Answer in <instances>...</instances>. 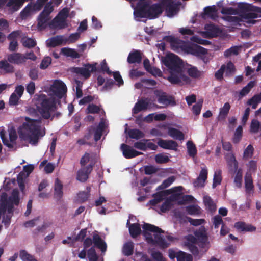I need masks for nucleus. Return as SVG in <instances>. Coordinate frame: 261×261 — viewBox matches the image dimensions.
I'll return each instance as SVG.
<instances>
[{"label": "nucleus", "mask_w": 261, "mask_h": 261, "mask_svg": "<svg viewBox=\"0 0 261 261\" xmlns=\"http://www.w3.org/2000/svg\"><path fill=\"white\" fill-rule=\"evenodd\" d=\"M25 122H23L18 130L20 137L24 140H29V142L33 145L37 144L39 137L41 135L40 126L38 124L41 123L40 119H33L26 117Z\"/></svg>", "instance_id": "f257e3e1"}, {"label": "nucleus", "mask_w": 261, "mask_h": 261, "mask_svg": "<svg viewBox=\"0 0 261 261\" xmlns=\"http://www.w3.org/2000/svg\"><path fill=\"white\" fill-rule=\"evenodd\" d=\"M37 110L44 119H50L52 121L54 117L59 118L61 113L59 112L51 115V113L57 110L56 102L54 98H48L44 94L35 95Z\"/></svg>", "instance_id": "f03ea898"}, {"label": "nucleus", "mask_w": 261, "mask_h": 261, "mask_svg": "<svg viewBox=\"0 0 261 261\" xmlns=\"http://www.w3.org/2000/svg\"><path fill=\"white\" fill-rule=\"evenodd\" d=\"M142 228L143 234L147 243L158 245L163 249L168 247L169 244L161 236V233H163L164 231L160 228L149 223H145Z\"/></svg>", "instance_id": "7ed1b4c3"}, {"label": "nucleus", "mask_w": 261, "mask_h": 261, "mask_svg": "<svg viewBox=\"0 0 261 261\" xmlns=\"http://www.w3.org/2000/svg\"><path fill=\"white\" fill-rule=\"evenodd\" d=\"M163 12V8L161 5L156 3L149 5L144 4L134 10V15L136 17L147 18L154 19L159 16Z\"/></svg>", "instance_id": "20e7f679"}, {"label": "nucleus", "mask_w": 261, "mask_h": 261, "mask_svg": "<svg viewBox=\"0 0 261 261\" xmlns=\"http://www.w3.org/2000/svg\"><path fill=\"white\" fill-rule=\"evenodd\" d=\"M238 7L239 11L242 13L241 17L243 19L261 18V7L245 3H238Z\"/></svg>", "instance_id": "39448f33"}, {"label": "nucleus", "mask_w": 261, "mask_h": 261, "mask_svg": "<svg viewBox=\"0 0 261 261\" xmlns=\"http://www.w3.org/2000/svg\"><path fill=\"white\" fill-rule=\"evenodd\" d=\"M162 62L166 66L169 72L179 73L180 71H182V61L177 56L173 54H169L163 58Z\"/></svg>", "instance_id": "423d86ee"}, {"label": "nucleus", "mask_w": 261, "mask_h": 261, "mask_svg": "<svg viewBox=\"0 0 261 261\" xmlns=\"http://www.w3.org/2000/svg\"><path fill=\"white\" fill-rule=\"evenodd\" d=\"M9 141L6 136V132L2 130L0 132V137L4 145L9 148L12 149L16 145V140L17 139V134L15 129L13 127L8 129Z\"/></svg>", "instance_id": "0eeeda50"}, {"label": "nucleus", "mask_w": 261, "mask_h": 261, "mask_svg": "<svg viewBox=\"0 0 261 261\" xmlns=\"http://www.w3.org/2000/svg\"><path fill=\"white\" fill-rule=\"evenodd\" d=\"M183 188L181 186L175 187L169 190H166L160 192H156L152 195L153 199L150 200L148 203L152 206H155L159 203L161 202L164 199V197L166 195L181 191Z\"/></svg>", "instance_id": "6e6552de"}, {"label": "nucleus", "mask_w": 261, "mask_h": 261, "mask_svg": "<svg viewBox=\"0 0 261 261\" xmlns=\"http://www.w3.org/2000/svg\"><path fill=\"white\" fill-rule=\"evenodd\" d=\"M96 63L93 64H86L84 67H73L71 68V71L74 73L83 76L85 79H88L90 76L91 72L96 71Z\"/></svg>", "instance_id": "1a4fd4ad"}, {"label": "nucleus", "mask_w": 261, "mask_h": 261, "mask_svg": "<svg viewBox=\"0 0 261 261\" xmlns=\"http://www.w3.org/2000/svg\"><path fill=\"white\" fill-rule=\"evenodd\" d=\"M50 91L55 96L61 99L67 92V88L63 82L56 80L51 86Z\"/></svg>", "instance_id": "9d476101"}, {"label": "nucleus", "mask_w": 261, "mask_h": 261, "mask_svg": "<svg viewBox=\"0 0 261 261\" xmlns=\"http://www.w3.org/2000/svg\"><path fill=\"white\" fill-rule=\"evenodd\" d=\"M164 39L170 44L171 49L176 52L182 50L185 47V42L172 36H165Z\"/></svg>", "instance_id": "9b49d317"}, {"label": "nucleus", "mask_w": 261, "mask_h": 261, "mask_svg": "<svg viewBox=\"0 0 261 261\" xmlns=\"http://www.w3.org/2000/svg\"><path fill=\"white\" fill-rule=\"evenodd\" d=\"M155 94L158 97V101L161 104L165 106L171 105V106H175L176 101L174 98L172 96L167 95V94L163 91H156Z\"/></svg>", "instance_id": "f8f14e48"}, {"label": "nucleus", "mask_w": 261, "mask_h": 261, "mask_svg": "<svg viewBox=\"0 0 261 261\" xmlns=\"http://www.w3.org/2000/svg\"><path fill=\"white\" fill-rule=\"evenodd\" d=\"M163 4L169 17L173 16L179 10L178 4L172 0H164Z\"/></svg>", "instance_id": "ddd939ff"}, {"label": "nucleus", "mask_w": 261, "mask_h": 261, "mask_svg": "<svg viewBox=\"0 0 261 261\" xmlns=\"http://www.w3.org/2000/svg\"><path fill=\"white\" fill-rule=\"evenodd\" d=\"M170 75L168 77V80L173 84L181 85L182 81L186 82H188L189 78L182 73V71L179 73L175 72H170Z\"/></svg>", "instance_id": "4468645a"}, {"label": "nucleus", "mask_w": 261, "mask_h": 261, "mask_svg": "<svg viewBox=\"0 0 261 261\" xmlns=\"http://www.w3.org/2000/svg\"><path fill=\"white\" fill-rule=\"evenodd\" d=\"M205 31L204 32L205 36L208 38L217 37L221 31L220 28L214 24H207L204 27Z\"/></svg>", "instance_id": "2eb2a0df"}, {"label": "nucleus", "mask_w": 261, "mask_h": 261, "mask_svg": "<svg viewBox=\"0 0 261 261\" xmlns=\"http://www.w3.org/2000/svg\"><path fill=\"white\" fill-rule=\"evenodd\" d=\"M93 166L91 164L80 169L77 173L76 179L81 182H85L88 178L89 174L91 172Z\"/></svg>", "instance_id": "dca6fc26"}, {"label": "nucleus", "mask_w": 261, "mask_h": 261, "mask_svg": "<svg viewBox=\"0 0 261 261\" xmlns=\"http://www.w3.org/2000/svg\"><path fill=\"white\" fill-rule=\"evenodd\" d=\"M150 104V101L147 98H141L138 100L133 109V113L137 114L141 111L146 110Z\"/></svg>", "instance_id": "f3484780"}, {"label": "nucleus", "mask_w": 261, "mask_h": 261, "mask_svg": "<svg viewBox=\"0 0 261 261\" xmlns=\"http://www.w3.org/2000/svg\"><path fill=\"white\" fill-rule=\"evenodd\" d=\"M225 158L230 171L235 173L239 169L238 163L234 155L232 152L227 153L225 154Z\"/></svg>", "instance_id": "a211bd4d"}, {"label": "nucleus", "mask_w": 261, "mask_h": 261, "mask_svg": "<svg viewBox=\"0 0 261 261\" xmlns=\"http://www.w3.org/2000/svg\"><path fill=\"white\" fill-rule=\"evenodd\" d=\"M158 145L161 148L165 149H169L176 151L178 146V143L172 140L159 139Z\"/></svg>", "instance_id": "6ab92c4d"}, {"label": "nucleus", "mask_w": 261, "mask_h": 261, "mask_svg": "<svg viewBox=\"0 0 261 261\" xmlns=\"http://www.w3.org/2000/svg\"><path fill=\"white\" fill-rule=\"evenodd\" d=\"M187 51L189 53L197 57L205 55L207 53V49L196 44L188 46Z\"/></svg>", "instance_id": "aec40b11"}, {"label": "nucleus", "mask_w": 261, "mask_h": 261, "mask_svg": "<svg viewBox=\"0 0 261 261\" xmlns=\"http://www.w3.org/2000/svg\"><path fill=\"white\" fill-rule=\"evenodd\" d=\"M8 61L11 64L20 65L25 63L24 55L19 53H14L8 55Z\"/></svg>", "instance_id": "412c9836"}, {"label": "nucleus", "mask_w": 261, "mask_h": 261, "mask_svg": "<svg viewBox=\"0 0 261 261\" xmlns=\"http://www.w3.org/2000/svg\"><path fill=\"white\" fill-rule=\"evenodd\" d=\"M54 191V198L57 201L61 200L63 196V184L58 178L55 181Z\"/></svg>", "instance_id": "4be33fe9"}, {"label": "nucleus", "mask_w": 261, "mask_h": 261, "mask_svg": "<svg viewBox=\"0 0 261 261\" xmlns=\"http://www.w3.org/2000/svg\"><path fill=\"white\" fill-rule=\"evenodd\" d=\"M50 28L62 29L67 27L66 20L56 16L48 24Z\"/></svg>", "instance_id": "5701e85b"}, {"label": "nucleus", "mask_w": 261, "mask_h": 261, "mask_svg": "<svg viewBox=\"0 0 261 261\" xmlns=\"http://www.w3.org/2000/svg\"><path fill=\"white\" fill-rule=\"evenodd\" d=\"M234 228L240 231L253 232L255 231L256 227L251 224H246L244 222L239 221L234 223Z\"/></svg>", "instance_id": "b1692460"}, {"label": "nucleus", "mask_w": 261, "mask_h": 261, "mask_svg": "<svg viewBox=\"0 0 261 261\" xmlns=\"http://www.w3.org/2000/svg\"><path fill=\"white\" fill-rule=\"evenodd\" d=\"M14 72L13 66L10 64L8 60H3L0 61V73L1 74L12 73Z\"/></svg>", "instance_id": "393cba45"}, {"label": "nucleus", "mask_w": 261, "mask_h": 261, "mask_svg": "<svg viewBox=\"0 0 261 261\" xmlns=\"http://www.w3.org/2000/svg\"><path fill=\"white\" fill-rule=\"evenodd\" d=\"M179 197V195H171L162 203L160 207V211L162 213H165L170 210L173 205L172 202L177 200Z\"/></svg>", "instance_id": "a878e982"}, {"label": "nucleus", "mask_w": 261, "mask_h": 261, "mask_svg": "<svg viewBox=\"0 0 261 261\" xmlns=\"http://www.w3.org/2000/svg\"><path fill=\"white\" fill-rule=\"evenodd\" d=\"M49 16L41 12L37 18V27L40 30L46 28L47 23L49 20Z\"/></svg>", "instance_id": "bb28decb"}, {"label": "nucleus", "mask_w": 261, "mask_h": 261, "mask_svg": "<svg viewBox=\"0 0 261 261\" xmlns=\"http://www.w3.org/2000/svg\"><path fill=\"white\" fill-rule=\"evenodd\" d=\"M35 3H30L28 4L21 11L20 13L21 17L22 18H26L30 16L32 12L40 11L41 9H36Z\"/></svg>", "instance_id": "cd10ccee"}, {"label": "nucleus", "mask_w": 261, "mask_h": 261, "mask_svg": "<svg viewBox=\"0 0 261 261\" xmlns=\"http://www.w3.org/2000/svg\"><path fill=\"white\" fill-rule=\"evenodd\" d=\"M65 41L62 36L57 35L51 37L47 41V46L50 47H55L61 45Z\"/></svg>", "instance_id": "c85d7f7f"}, {"label": "nucleus", "mask_w": 261, "mask_h": 261, "mask_svg": "<svg viewBox=\"0 0 261 261\" xmlns=\"http://www.w3.org/2000/svg\"><path fill=\"white\" fill-rule=\"evenodd\" d=\"M168 135L174 139L183 140L184 139V133L179 129L173 127H169L168 132Z\"/></svg>", "instance_id": "c756f323"}, {"label": "nucleus", "mask_w": 261, "mask_h": 261, "mask_svg": "<svg viewBox=\"0 0 261 261\" xmlns=\"http://www.w3.org/2000/svg\"><path fill=\"white\" fill-rule=\"evenodd\" d=\"M93 241L94 245L100 249L102 252H105L107 249V245L102 241L100 237L98 234H94L93 236Z\"/></svg>", "instance_id": "7c9ffc66"}, {"label": "nucleus", "mask_w": 261, "mask_h": 261, "mask_svg": "<svg viewBox=\"0 0 261 261\" xmlns=\"http://www.w3.org/2000/svg\"><path fill=\"white\" fill-rule=\"evenodd\" d=\"M61 51L63 55L73 59L80 57V55L74 49L64 47L61 49Z\"/></svg>", "instance_id": "2f4dec72"}, {"label": "nucleus", "mask_w": 261, "mask_h": 261, "mask_svg": "<svg viewBox=\"0 0 261 261\" xmlns=\"http://www.w3.org/2000/svg\"><path fill=\"white\" fill-rule=\"evenodd\" d=\"M245 187L246 192L250 193L254 189V185L251 174L247 173L245 176Z\"/></svg>", "instance_id": "473e14b6"}, {"label": "nucleus", "mask_w": 261, "mask_h": 261, "mask_svg": "<svg viewBox=\"0 0 261 261\" xmlns=\"http://www.w3.org/2000/svg\"><path fill=\"white\" fill-rule=\"evenodd\" d=\"M230 109V105L229 102H227L224 103L223 107L220 108L218 116L219 120H223L227 117Z\"/></svg>", "instance_id": "72a5a7b5"}, {"label": "nucleus", "mask_w": 261, "mask_h": 261, "mask_svg": "<svg viewBox=\"0 0 261 261\" xmlns=\"http://www.w3.org/2000/svg\"><path fill=\"white\" fill-rule=\"evenodd\" d=\"M19 191L17 189L13 190L11 195L9 196L8 201L6 202L13 205H18L19 203Z\"/></svg>", "instance_id": "f704fd0d"}, {"label": "nucleus", "mask_w": 261, "mask_h": 261, "mask_svg": "<svg viewBox=\"0 0 261 261\" xmlns=\"http://www.w3.org/2000/svg\"><path fill=\"white\" fill-rule=\"evenodd\" d=\"M203 202L208 211L214 212L216 210V206L210 196L207 195L204 196L203 197Z\"/></svg>", "instance_id": "c9c22d12"}, {"label": "nucleus", "mask_w": 261, "mask_h": 261, "mask_svg": "<svg viewBox=\"0 0 261 261\" xmlns=\"http://www.w3.org/2000/svg\"><path fill=\"white\" fill-rule=\"evenodd\" d=\"M260 102H261V92L249 99L247 101V105L251 106L253 109H255Z\"/></svg>", "instance_id": "e433bc0d"}, {"label": "nucleus", "mask_w": 261, "mask_h": 261, "mask_svg": "<svg viewBox=\"0 0 261 261\" xmlns=\"http://www.w3.org/2000/svg\"><path fill=\"white\" fill-rule=\"evenodd\" d=\"M142 52L139 50H134L133 51H132V64L141 63L142 59Z\"/></svg>", "instance_id": "4c0bfd02"}, {"label": "nucleus", "mask_w": 261, "mask_h": 261, "mask_svg": "<svg viewBox=\"0 0 261 261\" xmlns=\"http://www.w3.org/2000/svg\"><path fill=\"white\" fill-rule=\"evenodd\" d=\"M19 257L23 261H38L35 257L28 253L25 250L19 251Z\"/></svg>", "instance_id": "58836bf2"}, {"label": "nucleus", "mask_w": 261, "mask_h": 261, "mask_svg": "<svg viewBox=\"0 0 261 261\" xmlns=\"http://www.w3.org/2000/svg\"><path fill=\"white\" fill-rule=\"evenodd\" d=\"M195 236L200 240L202 243H205L207 240V237L204 228L199 229L194 233Z\"/></svg>", "instance_id": "ea45409f"}, {"label": "nucleus", "mask_w": 261, "mask_h": 261, "mask_svg": "<svg viewBox=\"0 0 261 261\" xmlns=\"http://www.w3.org/2000/svg\"><path fill=\"white\" fill-rule=\"evenodd\" d=\"M243 134L242 126L239 125L235 130L232 141L234 144L238 143L242 139Z\"/></svg>", "instance_id": "a19ab883"}, {"label": "nucleus", "mask_w": 261, "mask_h": 261, "mask_svg": "<svg viewBox=\"0 0 261 261\" xmlns=\"http://www.w3.org/2000/svg\"><path fill=\"white\" fill-rule=\"evenodd\" d=\"M254 82L253 81H250L247 85L243 87L239 93L240 98H242L243 96L246 95L251 90V89L254 87Z\"/></svg>", "instance_id": "79ce46f5"}, {"label": "nucleus", "mask_w": 261, "mask_h": 261, "mask_svg": "<svg viewBox=\"0 0 261 261\" xmlns=\"http://www.w3.org/2000/svg\"><path fill=\"white\" fill-rule=\"evenodd\" d=\"M205 15L213 19L216 16L217 9L215 6H207L204 9Z\"/></svg>", "instance_id": "37998d69"}, {"label": "nucleus", "mask_w": 261, "mask_h": 261, "mask_svg": "<svg viewBox=\"0 0 261 261\" xmlns=\"http://www.w3.org/2000/svg\"><path fill=\"white\" fill-rule=\"evenodd\" d=\"M176 258L177 261H193V258L191 255L187 254L186 253L181 251L177 252Z\"/></svg>", "instance_id": "c03bdc74"}, {"label": "nucleus", "mask_w": 261, "mask_h": 261, "mask_svg": "<svg viewBox=\"0 0 261 261\" xmlns=\"http://www.w3.org/2000/svg\"><path fill=\"white\" fill-rule=\"evenodd\" d=\"M187 147L188 154L192 157L195 156L197 153V149L193 142L191 141H188L187 142Z\"/></svg>", "instance_id": "a18cd8bd"}, {"label": "nucleus", "mask_w": 261, "mask_h": 261, "mask_svg": "<svg viewBox=\"0 0 261 261\" xmlns=\"http://www.w3.org/2000/svg\"><path fill=\"white\" fill-rule=\"evenodd\" d=\"M221 181V171L220 170H219L215 172L213 178V188H215L218 185H220Z\"/></svg>", "instance_id": "49530a36"}, {"label": "nucleus", "mask_w": 261, "mask_h": 261, "mask_svg": "<svg viewBox=\"0 0 261 261\" xmlns=\"http://www.w3.org/2000/svg\"><path fill=\"white\" fill-rule=\"evenodd\" d=\"M175 180V177L174 176L168 177L163 181L162 184L157 188V190H162L169 187Z\"/></svg>", "instance_id": "de8ad7c7"}, {"label": "nucleus", "mask_w": 261, "mask_h": 261, "mask_svg": "<svg viewBox=\"0 0 261 261\" xmlns=\"http://www.w3.org/2000/svg\"><path fill=\"white\" fill-rule=\"evenodd\" d=\"M239 47L238 46H233L226 49L224 53V55L226 58L231 56L232 55H237L239 54Z\"/></svg>", "instance_id": "09e8293b"}, {"label": "nucleus", "mask_w": 261, "mask_h": 261, "mask_svg": "<svg viewBox=\"0 0 261 261\" xmlns=\"http://www.w3.org/2000/svg\"><path fill=\"white\" fill-rule=\"evenodd\" d=\"M22 45L27 48H31L36 45L35 40L31 38H23L22 40Z\"/></svg>", "instance_id": "8fccbe9b"}, {"label": "nucleus", "mask_w": 261, "mask_h": 261, "mask_svg": "<svg viewBox=\"0 0 261 261\" xmlns=\"http://www.w3.org/2000/svg\"><path fill=\"white\" fill-rule=\"evenodd\" d=\"M235 173H236V174L234 182L237 187L240 188L242 186V171L241 169H239Z\"/></svg>", "instance_id": "3c124183"}, {"label": "nucleus", "mask_w": 261, "mask_h": 261, "mask_svg": "<svg viewBox=\"0 0 261 261\" xmlns=\"http://www.w3.org/2000/svg\"><path fill=\"white\" fill-rule=\"evenodd\" d=\"M203 100H199L192 107V112L196 116H198L201 112L202 107Z\"/></svg>", "instance_id": "603ef678"}, {"label": "nucleus", "mask_w": 261, "mask_h": 261, "mask_svg": "<svg viewBox=\"0 0 261 261\" xmlns=\"http://www.w3.org/2000/svg\"><path fill=\"white\" fill-rule=\"evenodd\" d=\"M239 9H234L232 7H223L221 12L225 15H236L239 12Z\"/></svg>", "instance_id": "864d4df0"}, {"label": "nucleus", "mask_w": 261, "mask_h": 261, "mask_svg": "<svg viewBox=\"0 0 261 261\" xmlns=\"http://www.w3.org/2000/svg\"><path fill=\"white\" fill-rule=\"evenodd\" d=\"M120 149L125 158L130 159V146L129 145L123 143L121 145Z\"/></svg>", "instance_id": "5fc2aeb1"}, {"label": "nucleus", "mask_w": 261, "mask_h": 261, "mask_svg": "<svg viewBox=\"0 0 261 261\" xmlns=\"http://www.w3.org/2000/svg\"><path fill=\"white\" fill-rule=\"evenodd\" d=\"M141 232V230L139 224H132V238H136Z\"/></svg>", "instance_id": "6e6d98bb"}, {"label": "nucleus", "mask_w": 261, "mask_h": 261, "mask_svg": "<svg viewBox=\"0 0 261 261\" xmlns=\"http://www.w3.org/2000/svg\"><path fill=\"white\" fill-rule=\"evenodd\" d=\"M188 75L192 78H198L200 76L201 72L195 67H192L188 69Z\"/></svg>", "instance_id": "4d7b16f0"}, {"label": "nucleus", "mask_w": 261, "mask_h": 261, "mask_svg": "<svg viewBox=\"0 0 261 261\" xmlns=\"http://www.w3.org/2000/svg\"><path fill=\"white\" fill-rule=\"evenodd\" d=\"M148 141H149V140L143 139L140 141L135 142L134 146L138 149L145 151L147 150L146 142Z\"/></svg>", "instance_id": "13d9d810"}, {"label": "nucleus", "mask_w": 261, "mask_h": 261, "mask_svg": "<svg viewBox=\"0 0 261 261\" xmlns=\"http://www.w3.org/2000/svg\"><path fill=\"white\" fill-rule=\"evenodd\" d=\"M96 71L106 72L108 74L111 75L112 72L110 70L109 68L107 65L106 60H103L100 64V68L97 69Z\"/></svg>", "instance_id": "bf43d9fd"}, {"label": "nucleus", "mask_w": 261, "mask_h": 261, "mask_svg": "<svg viewBox=\"0 0 261 261\" xmlns=\"http://www.w3.org/2000/svg\"><path fill=\"white\" fill-rule=\"evenodd\" d=\"M175 195H179V197L177 200H181L178 201V203L179 204H185L187 202L192 201L193 199V197L192 195H181L179 194H177Z\"/></svg>", "instance_id": "052dcab7"}, {"label": "nucleus", "mask_w": 261, "mask_h": 261, "mask_svg": "<svg viewBox=\"0 0 261 261\" xmlns=\"http://www.w3.org/2000/svg\"><path fill=\"white\" fill-rule=\"evenodd\" d=\"M89 261H97L98 259L95 249L94 247H91L87 252Z\"/></svg>", "instance_id": "680f3d73"}, {"label": "nucleus", "mask_w": 261, "mask_h": 261, "mask_svg": "<svg viewBox=\"0 0 261 261\" xmlns=\"http://www.w3.org/2000/svg\"><path fill=\"white\" fill-rule=\"evenodd\" d=\"M254 152V148L251 144L249 145L244 150L243 153V158L245 159L251 158Z\"/></svg>", "instance_id": "e2e57ef3"}, {"label": "nucleus", "mask_w": 261, "mask_h": 261, "mask_svg": "<svg viewBox=\"0 0 261 261\" xmlns=\"http://www.w3.org/2000/svg\"><path fill=\"white\" fill-rule=\"evenodd\" d=\"M155 161L158 164H164L169 162V158L167 155L158 154L155 156Z\"/></svg>", "instance_id": "0e129e2a"}, {"label": "nucleus", "mask_w": 261, "mask_h": 261, "mask_svg": "<svg viewBox=\"0 0 261 261\" xmlns=\"http://www.w3.org/2000/svg\"><path fill=\"white\" fill-rule=\"evenodd\" d=\"M260 126L259 122L256 119H253L250 124V131L251 133H256L259 130Z\"/></svg>", "instance_id": "69168bd1"}, {"label": "nucleus", "mask_w": 261, "mask_h": 261, "mask_svg": "<svg viewBox=\"0 0 261 261\" xmlns=\"http://www.w3.org/2000/svg\"><path fill=\"white\" fill-rule=\"evenodd\" d=\"M86 110L87 113L98 114L100 112V109L98 106L92 103L88 105Z\"/></svg>", "instance_id": "338daca9"}, {"label": "nucleus", "mask_w": 261, "mask_h": 261, "mask_svg": "<svg viewBox=\"0 0 261 261\" xmlns=\"http://www.w3.org/2000/svg\"><path fill=\"white\" fill-rule=\"evenodd\" d=\"M225 65H222L220 68L215 73V78L218 81H221L223 79V74L225 70Z\"/></svg>", "instance_id": "774afa93"}]
</instances>
